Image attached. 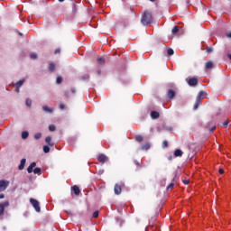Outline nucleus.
I'll return each instance as SVG.
<instances>
[{
    "label": "nucleus",
    "mask_w": 231,
    "mask_h": 231,
    "mask_svg": "<svg viewBox=\"0 0 231 231\" xmlns=\"http://www.w3.org/2000/svg\"><path fill=\"white\" fill-rule=\"evenodd\" d=\"M141 23L143 26H149V24L152 23V14L149 12H144L141 19Z\"/></svg>",
    "instance_id": "f257e3e1"
},
{
    "label": "nucleus",
    "mask_w": 231,
    "mask_h": 231,
    "mask_svg": "<svg viewBox=\"0 0 231 231\" xmlns=\"http://www.w3.org/2000/svg\"><path fill=\"white\" fill-rule=\"evenodd\" d=\"M201 98H205V92L200 91L196 98V103L194 105L193 109H198L199 107V105L201 104Z\"/></svg>",
    "instance_id": "f03ea898"
},
{
    "label": "nucleus",
    "mask_w": 231,
    "mask_h": 231,
    "mask_svg": "<svg viewBox=\"0 0 231 231\" xmlns=\"http://www.w3.org/2000/svg\"><path fill=\"white\" fill-rule=\"evenodd\" d=\"M30 203L32 205L33 208L35 209L36 212H41V206L37 199H30Z\"/></svg>",
    "instance_id": "7ed1b4c3"
},
{
    "label": "nucleus",
    "mask_w": 231,
    "mask_h": 231,
    "mask_svg": "<svg viewBox=\"0 0 231 231\" xmlns=\"http://www.w3.org/2000/svg\"><path fill=\"white\" fill-rule=\"evenodd\" d=\"M8 185H10V181L3 180H0V192H3L5 189H8Z\"/></svg>",
    "instance_id": "20e7f679"
},
{
    "label": "nucleus",
    "mask_w": 231,
    "mask_h": 231,
    "mask_svg": "<svg viewBox=\"0 0 231 231\" xmlns=\"http://www.w3.org/2000/svg\"><path fill=\"white\" fill-rule=\"evenodd\" d=\"M10 202L5 201L4 203H0V216H3V214H5V208H6V207H9Z\"/></svg>",
    "instance_id": "39448f33"
},
{
    "label": "nucleus",
    "mask_w": 231,
    "mask_h": 231,
    "mask_svg": "<svg viewBox=\"0 0 231 231\" xmlns=\"http://www.w3.org/2000/svg\"><path fill=\"white\" fill-rule=\"evenodd\" d=\"M97 160L100 163H106L107 162V156L104 153H101L97 156Z\"/></svg>",
    "instance_id": "423d86ee"
},
{
    "label": "nucleus",
    "mask_w": 231,
    "mask_h": 231,
    "mask_svg": "<svg viewBox=\"0 0 231 231\" xmlns=\"http://www.w3.org/2000/svg\"><path fill=\"white\" fill-rule=\"evenodd\" d=\"M189 86L194 87L198 86V79L197 78H191L188 81Z\"/></svg>",
    "instance_id": "0eeeda50"
},
{
    "label": "nucleus",
    "mask_w": 231,
    "mask_h": 231,
    "mask_svg": "<svg viewBox=\"0 0 231 231\" xmlns=\"http://www.w3.org/2000/svg\"><path fill=\"white\" fill-rule=\"evenodd\" d=\"M37 166V162H32L29 167L27 168V172L29 174H32V172H33V169H35V167Z\"/></svg>",
    "instance_id": "6e6552de"
},
{
    "label": "nucleus",
    "mask_w": 231,
    "mask_h": 231,
    "mask_svg": "<svg viewBox=\"0 0 231 231\" xmlns=\"http://www.w3.org/2000/svg\"><path fill=\"white\" fill-rule=\"evenodd\" d=\"M114 191H115V194H116L117 196L119 194H121L122 193V188L120 187V185L116 184Z\"/></svg>",
    "instance_id": "1a4fd4ad"
},
{
    "label": "nucleus",
    "mask_w": 231,
    "mask_h": 231,
    "mask_svg": "<svg viewBox=\"0 0 231 231\" xmlns=\"http://www.w3.org/2000/svg\"><path fill=\"white\" fill-rule=\"evenodd\" d=\"M45 142H46V143H48V145L50 147H53V145H55V143L51 142V136H47L45 138Z\"/></svg>",
    "instance_id": "9d476101"
},
{
    "label": "nucleus",
    "mask_w": 231,
    "mask_h": 231,
    "mask_svg": "<svg viewBox=\"0 0 231 231\" xmlns=\"http://www.w3.org/2000/svg\"><path fill=\"white\" fill-rule=\"evenodd\" d=\"M24 165H26V159H22L20 165L18 166L19 171H23L24 169Z\"/></svg>",
    "instance_id": "9b49d317"
},
{
    "label": "nucleus",
    "mask_w": 231,
    "mask_h": 231,
    "mask_svg": "<svg viewBox=\"0 0 231 231\" xmlns=\"http://www.w3.org/2000/svg\"><path fill=\"white\" fill-rule=\"evenodd\" d=\"M151 116H152V120H156V118H160V113H158L156 111H152Z\"/></svg>",
    "instance_id": "f8f14e48"
},
{
    "label": "nucleus",
    "mask_w": 231,
    "mask_h": 231,
    "mask_svg": "<svg viewBox=\"0 0 231 231\" xmlns=\"http://www.w3.org/2000/svg\"><path fill=\"white\" fill-rule=\"evenodd\" d=\"M174 97H176V92L172 89H170L168 91V98L172 99Z\"/></svg>",
    "instance_id": "ddd939ff"
},
{
    "label": "nucleus",
    "mask_w": 231,
    "mask_h": 231,
    "mask_svg": "<svg viewBox=\"0 0 231 231\" xmlns=\"http://www.w3.org/2000/svg\"><path fill=\"white\" fill-rule=\"evenodd\" d=\"M174 156L176 158L183 156V152L180 149L175 150Z\"/></svg>",
    "instance_id": "4468645a"
},
{
    "label": "nucleus",
    "mask_w": 231,
    "mask_h": 231,
    "mask_svg": "<svg viewBox=\"0 0 231 231\" xmlns=\"http://www.w3.org/2000/svg\"><path fill=\"white\" fill-rule=\"evenodd\" d=\"M71 189L76 196L80 194V189L78 186H73Z\"/></svg>",
    "instance_id": "2eb2a0df"
},
{
    "label": "nucleus",
    "mask_w": 231,
    "mask_h": 231,
    "mask_svg": "<svg viewBox=\"0 0 231 231\" xmlns=\"http://www.w3.org/2000/svg\"><path fill=\"white\" fill-rule=\"evenodd\" d=\"M142 151H149L151 149V144L149 143H146L141 147Z\"/></svg>",
    "instance_id": "dca6fc26"
},
{
    "label": "nucleus",
    "mask_w": 231,
    "mask_h": 231,
    "mask_svg": "<svg viewBox=\"0 0 231 231\" xmlns=\"http://www.w3.org/2000/svg\"><path fill=\"white\" fill-rule=\"evenodd\" d=\"M49 71H51V73L55 71V63L53 62L49 63Z\"/></svg>",
    "instance_id": "f3484780"
},
{
    "label": "nucleus",
    "mask_w": 231,
    "mask_h": 231,
    "mask_svg": "<svg viewBox=\"0 0 231 231\" xmlns=\"http://www.w3.org/2000/svg\"><path fill=\"white\" fill-rule=\"evenodd\" d=\"M43 111H45L46 113H52L53 109L49 107L48 106H42Z\"/></svg>",
    "instance_id": "a211bd4d"
},
{
    "label": "nucleus",
    "mask_w": 231,
    "mask_h": 231,
    "mask_svg": "<svg viewBox=\"0 0 231 231\" xmlns=\"http://www.w3.org/2000/svg\"><path fill=\"white\" fill-rule=\"evenodd\" d=\"M28 136H30V134L28 133V131L22 132L23 140H26V138H28Z\"/></svg>",
    "instance_id": "6ab92c4d"
},
{
    "label": "nucleus",
    "mask_w": 231,
    "mask_h": 231,
    "mask_svg": "<svg viewBox=\"0 0 231 231\" xmlns=\"http://www.w3.org/2000/svg\"><path fill=\"white\" fill-rule=\"evenodd\" d=\"M24 84V79H20L18 82L15 83V88H21Z\"/></svg>",
    "instance_id": "aec40b11"
},
{
    "label": "nucleus",
    "mask_w": 231,
    "mask_h": 231,
    "mask_svg": "<svg viewBox=\"0 0 231 231\" xmlns=\"http://www.w3.org/2000/svg\"><path fill=\"white\" fill-rule=\"evenodd\" d=\"M41 172H42V169L41 168H34L33 173L38 174V176H41Z\"/></svg>",
    "instance_id": "412c9836"
},
{
    "label": "nucleus",
    "mask_w": 231,
    "mask_h": 231,
    "mask_svg": "<svg viewBox=\"0 0 231 231\" xmlns=\"http://www.w3.org/2000/svg\"><path fill=\"white\" fill-rule=\"evenodd\" d=\"M180 32V28L178 26H174L172 28L171 32L173 33V35H176V33H178Z\"/></svg>",
    "instance_id": "4be33fe9"
},
{
    "label": "nucleus",
    "mask_w": 231,
    "mask_h": 231,
    "mask_svg": "<svg viewBox=\"0 0 231 231\" xmlns=\"http://www.w3.org/2000/svg\"><path fill=\"white\" fill-rule=\"evenodd\" d=\"M106 63V59L100 57L97 58V64H105Z\"/></svg>",
    "instance_id": "5701e85b"
},
{
    "label": "nucleus",
    "mask_w": 231,
    "mask_h": 231,
    "mask_svg": "<svg viewBox=\"0 0 231 231\" xmlns=\"http://www.w3.org/2000/svg\"><path fill=\"white\" fill-rule=\"evenodd\" d=\"M42 138V134L37 133L34 134V140H41Z\"/></svg>",
    "instance_id": "b1692460"
},
{
    "label": "nucleus",
    "mask_w": 231,
    "mask_h": 231,
    "mask_svg": "<svg viewBox=\"0 0 231 231\" xmlns=\"http://www.w3.org/2000/svg\"><path fill=\"white\" fill-rule=\"evenodd\" d=\"M212 66H214V63H212V61H208L206 64L207 69H212Z\"/></svg>",
    "instance_id": "393cba45"
},
{
    "label": "nucleus",
    "mask_w": 231,
    "mask_h": 231,
    "mask_svg": "<svg viewBox=\"0 0 231 231\" xmlns=\"http://www.w3.org/2000/svg\"><path fill=\"white\" fill-rule=\"evenodd\" d=\"M25 105L27 106V107H32V99L27 98L25 101Z\"/></svg>",
    "instance_id": "a878e982"
},
{
    "label": "nucleus",
    "mask_w": 231,
    "mask_h": 231,
    "mask_svg": "<svg viewBox=\"0 0 231 231\" xmlns=\"http://www.w3.org/2000/svg\"><path fill=\"white\" fill-rule=\"evenodd\" d=\"M43 152H45L46 154H48V152H50V146L44 145V146H43Z\"/></svg>",
    "instance_id": "bb28decb"
},
{
    "label": "nucleus",
    "mask_w": 231,
    "mask_h": 231,
    "mask_svg": "<svg viewBox=\"0 0 231 231\" xmlns=\"http://www.w3.org/2000/svg\"><path fill=\"white\" fill-rule=\"evenodd\" d=\"M30 57H31V59H32V60H35V59H37V53L32 52V53L30 54Z\"/></svg>",
    "instance_id": "cd10ccee"
},
{
    "label": "nucleus",
    "mask_w": 231,
    "mask_h": 231,
    "mask_svg": "<svg viewBox=\"0 0 231 231\" xmlns=\"http://www.w3.org/2000/svg\"><path fill=\"white\" fill-rule=\"evenodd\" d=\"M135 140H136V142H143V137H142V135H136Z\"/></svg>",
    "instance_id": "c85d7f7f"
},
{
    "label": "nucleus",
    "mask_w": 231,
    "mask_h": 231,
    "mask_svg": "<svg viewBox=\"0 0 231 231\" xmlns=\"http://www.w3.org/2000/svg\"><path fill=\"white\" fill-rule=\"evenodd\" d=\"M82 80H88L89 79V74H85L84 76L81 77Z\"/></svg>",
    "instance_id": "c756f323"
},
{
    "label": "nucleus",
    "mask_w": 231,
    "mask_h": 231,
    "mask_svg": "<svg viewBox=\"0 0 231 231\" xmlns=\"http://www.w3.org/2000/svg\"><path fill=\"white\" fill-rule=\"evenodd\" d=\"M167 53H168V55H174V50H172V49H168V50H167Z\"/></svg>",
    "instance_id": "7c9ffc66"
},
{
    "label": "nucleus",
    "mask_w": 231,
    "mask_h": 231,
    "mask_svg": "<svg viewBox=\"0 0 231 231\" xmlns=\"http://www.w3.org/2000/svg\"><path fill=\"white\" fill-rule=\"evenodd\" d=\"M57 84H62V77H58L56 79Z\"/></svg>",
    "instance_id": "2f4dec72"
},
{
    "label": "nucleus",
    "mask_w": 231,
    "mask_h": 231,
    "mask_svg": "<svg viewBox=\"0 0 231 231\" xmlns=\"http://www.w3.org/2000/svg\"><path fill=\"white\" fill-rule=\"evenodd\" d=\"M55 129H56V127L54 125H49V131L53 132V131H55Z\"/></svg>",
    "instance_id": "473e14b6"
},
{
    "label": "nucleus",
    "mask_w": 231,
    "mask_h": 231,
    "mask_svg": "<svg viewBox=\"0 0 231 231\" xmlns=\"http://www.w3.org/2000/svg\"><path fill=\"white\" fill-rule=\"evenodd\" d=\"M168 146H169V143L167 141H163L162 143L163 149H165V147H168Z\"/></svg>",
    "instance_id": "72a5a7b5"
},
{
    "label": "nucleus",
    "mask_w": 231,
    "mask_h": 231,
    "mask_svg": "<svg viewBox=\"0 0 231 231\" xmlns=\"http://www.w3.org/2000/svg\"><path fill=\"white\" fill-rule=\"evenodd\" d=\"M229 124H230L229 121L224 122V123H223V127H225V128L228 127V125H229Z\"/></svg>",
    "instance_id": "f704fd0d"
},
{
    "label": "nucleus",
    "mask_w": 231,
    "mask_h": 231,
    "mask_svg": "<svg viewBox=\"0 0 231 231\" xmlns=\"http://www.w3.org/2000/svg\"><path fill=\"white\" fill-rule=\"evenodd\" d=\"M60 108L64 111L66 109V106H64V104H60Z\"/></svg>",
    "instance_id": "c9c22d12"
},
{
    "label": "nucleus",
    "mask_w": 231,
    "mask_h": 231,
    "mask_svg": "<svg viewBox=\"0 0 231 231\" xmlns=\"http://www.w3.org/2000/svg\"><path fill=\"white\" fill-rule=\"evenodd\" d=\"M93 217H98V211H95L92 215Z\"/></svg>",
    "instance_id": "e433bc0d"
},
{
    "label": "nucleus",
    "mask_w": 231,
    "mask_h": 231,
    "mask_svg": "<svg viewBox=\"0 0 231 231\" xmlns=\"http://www.w3.org/2000/svg\"><path fill=\"white\" fill-rule=\"evenodd\" d=\"M167 189H174V183H171L168 187H167Z\"/></svg>",
    "instance_id": "4c0bfd02"
},
{
    "label": "nucleus",
    "mask_w": 231,
    "mask_h": 231,
    "mask_svg": "<svg viewBox=\"0 0 231 231\" xmlns=\"http://www.w3.org/2000/svg\"><path fill=\"white\" fill-rule=\"evenodd\" d=\"M219 174H225V171L223 169L218 170Z\"/></svg>",
    "instance_id": "58836bf2"
},
{
    "label": "nucleus",
    "mask_w": 231,
    "mask_h": 231,
    "mask_svg": "<svg viewBox=\"0 0 231 231\" xmlns=\"http://www.w3.org/2000/svg\"><path fill=\"white\" fill-rule=\"evenodd\" d=\"M184 185H189V183H190V181L189 180H183Z\"/></svg>",
    "instance_id": "ea45409f"
},
{
    "label": "nucleus",
    "mask_w": 231,
    "mask_h": 231,
    "mask_svg": "<svg viewBox=\"0 0 231 231\" xmlns=\"http://www.w3.org/2000/svg\"><path fill=\"white\" fill-rule=\"evenodd\" d=\"M54 53L57 55V53H60V49H56Z\"/></svg>",
    "instance_id": "a19ab883"
},
{
    "label": "nucleus",
    "mask_w": 231,
    "mask_h": 231,
    "mask_svg": "<svg viewBox=\"0 0 231 231\" xmlns=\"http://www.w3.org/2000/svg\"><path fill=\"white\" fill-rule=\"evenodd\" d=\"M207 51H208V53H212V48H208Z\"/></svg>",
    "instance_id": "79ce46f5"
},
{
    "label": "nucleus",
    "mask_w": 231,
    "mask_h": 231,
    "mask_svg": "<svg viewBox=\"0 0 231 231\" xmlns=\"http://www.w3.org/2000/svg\"><path fill=\"white\" fill-rule=\"evenodd\" d=\"M72 10H73V12H77V5H73V7H72Z\"/></svg>",
    "instance_id": "37998d69"
},
{
    "label": "nucleus",
    "mask_w": 231,
    "mask_h": 231,
    "mask_svg": "<svg viewBox=\"0 0 231 231\" xmlns=\"http://www.w3.org/2000/svg\"><path fill=\"white\" fill-rule=\"evenodd\" d=\"M5 199V194L1 193L0 194V199Z\"/></svg>",
    "instance_id": "c03bdc74"
},
{
    "label": "nucleus",
    "mask_w": 231,
    "mask_h": 231,
    "mask_svg": "<svg viewBox=\"0 0 231 231\" xmlns=\"http://www.w3.org/2000/svg\"><path fill=\"white\" fill-rule=\"evenodd\" d=\"M226 37H228L229 39L231 38V32H228L227 34H226Z\"/></svg>",
    "instance_id": "a18cd8bd"
},
{
    "label": "nucleus",
    "mask_w": 231,
    "mask_h": 231,
    "mask_svg": "<svg viewBox=\"0 0 231 231\" xmlns=\"http://www.w3.org/2000/svg\"><path fill=\"white\" fill-rule=\"evenodd\" d=\"M19 89H21V88H15L16 93H19V91H20Z\"/></svg>",
    "instance_id": "49530a36"
},
{
    "label": "nucleus",
    "mask_w": 231,
    "mask_h": 231,
    "mask_svg": "<svg viewBox=\"0 0 231 231\" xmlns=\"http://www.w3.org/2000/svg\"><path fill=\"white\" fill-rule=\"evenodd\" d=\"M72 93H75V88H71Z\"/></svg>",
    "instance_id": "de8ad7c7"
},
{
    "label": "nucleus",
    "mask_w": 231,
    "mask_h": 231,
    "mask_svg": "<svg viewBox=\"0 0 231 231\" xmlns=\"http://www.w3.org/2000/svg\"><path fill=\"white\" fill-rule=\"evenodd\" d=\"M60 1V3H64V0H59Z\"/></svg>",
    "instance_id": "09e8293b"
},
{
    "label": "nucleus",
    "mask_w": 231,
    "mask_h": 231,
    "mask_svg": "<svg viewBox=\"0 0 231 231\" xmlns=\"http://www.w3.org/2000/svg\"><path fill=\"white\" fill-rule=\"evenodd\" d=\"M214 129H216V126H214V127L211 129V131H214Z\"/></svg>",
    "instance_id": "8fccbe9b"
},
{
    "label": "nucleus",
    "mask_w": 231,
    "mask_h": 231,
    "mask_svg": "<svg viewBox=\"0 0 231 231\" xmlns=\"http://www.w3.org/2000/svg\"><path fill=\"white\" fill-rule=\"evenodd\" d=\"M100 73H101V72H100V70H97V74H99V75H100Z\"/></svg>",
    "instance_id": "3c124183"
},
{
    "label": "nucleus",
    "mask_w": 231,
    "mask_h": 231,
    "mask_svg": "<svg viewBox=\"0 0 231 231\" xmlns=\"http://www.w3.org/2000/svg\"><path fill=\"white\" fill-rule=\"evenodd\" d=\"M152 3H154L155 0H150Z\"/></svg>",
    "instance_id": "603ef678"
},
{
    "label": "nucleus",
    "mask_w": 231,
    "mask_h": 231,
    "mask_svg": "<svg viewBox=\"0 0 231 231\" xmlns=\"http://www.w3.org/2000/svg\"><path fill=\"white\" fill-rule=\"evenodd\" d=\"M135 165H139V163L135 162Z\"/></svg>",
    "instance_id": "864d4df0"
}]
</instances>
